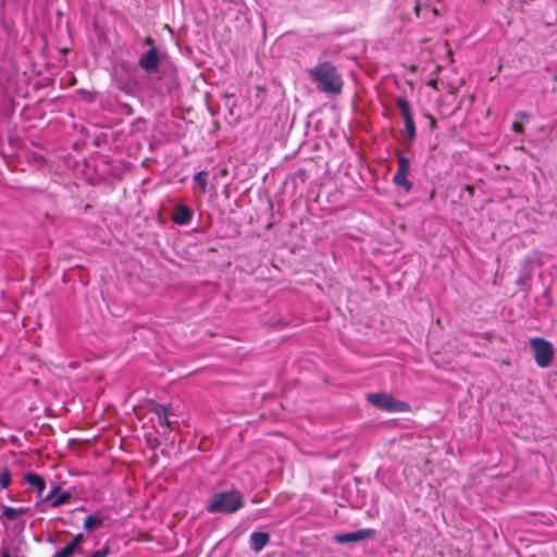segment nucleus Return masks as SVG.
Masks as SVG:
<instances>
[{
  "label": "nucleus",
  "instance_id": "obj_25",
  "mask_svg": "<svg viewBox=\"0 0 557 557\" xmlns=\"http://www.w3.org/2000/svg\"><path fill=\"white\" fill-rule=\"evenodd\" d=\"M515 115L517 119H520V120H529L531 117L530 113H528L525 111H518V112H516Z\"/></svg>",
  "mask_w": 557,
  "mask_h": 557
},
{
  "label": "nucleus",
  "instance_id": "obj_4",
  "mask_svg": "<svg viewBox=\"0 0 557 557\" xmlns=\"http://www.w3.org/2000/svg\"><path fill=\"white\" fill-rule=\"evenodd\" d=\"M530 347L536 364L540 368H547L552 364L554 358V347L550 342L542 337H533L530 339Z\"/></svg>",
  "mask_w": 557,
  "mask_h": 557
},
{
  "label": "nucleus",
  "instance_id": "obj_14",
  "mask_svg": "<svg viewBox=\"0 0 557 557\" xmlns=\"http://www.w3.org/2000/svg\"><path fill=\"white\" fill-rule=\"evenodd\" d=\"M393 182L395 185L403 187L406 193H409L412 189V183L408 180V176L405 174L395 173L393 177Z\"/></svg>",
  "mask_w": 557,
  "mask_h": 557
},
{
  "label": "nucleus",
  "instance_id": "obj_1",
  "mask_svg": "<svg viewBox=\"0 0 557 557\" xmlns=\"http://www.w3.org/2000/svg\"><path fill=\"white\" fill-rule=\"evenodd\" d=\"M308 74L321 92L325 95H339L342 92L344 79L337 67L331 62L319 63L310 69Z\"/></svg>",
  "mask_w": 557,
  "mask_h": 557
},
{
  "label": "nucleus",
  "instance_id": "obj_12",
  "mask_svg": "<svg viewBox=\"0 0 557 557\" xmlns=\"http://www.w3.org/2000/svg\"><path fill=\"white\" fill-rule=\"evenodd\" d=\"M103 523V518L99 512L91 513L87 516L84 520V529L88 532L94 531L95 529L101 527Z\"/></svg>",
  "mask_w": 557,
  "mask_h": 557
},
{
  "label": "nucleus",
  "instance_id": "obj_6",
  "mask_svg": "<svg viewBox=\"0 0 557 557\" xmlns=\"http://www.w3.org/2000/svg\"><path fill=\"white\" fill-rule=\"evenodd\" d=\"M374 533L373 529H359L355 532L335 534L333 540L338 544L360 542L373 537Z\"/></svg>",
  "mask_w": 557,
  "mask_h": 557
},
{
  "label": "nucleus",
  "instance_id": "obj_3",
  "mask_svg": "<svg viewBox=\"0 0 557 557\" xmlns=\"http://www.w3.org/2000/svg\"><path fill=\"white\" fill-rule=\"evenodd\" d=\"M366 398L374 407L387 412H407L410 409L407 403L397 400L386 393H370Z\"/></svg>",
  "mask_w": 557,
  "mask_h": 557
},
{
  "label": "nucleus",
  "instance_id": "obj_18",
  "mask_svg": "<svg viewBox=\"0 0 557 557\" xmlns=\"http://www.w3.org/2000/svg\"><path fill=\"white\" fill-rule=\"evenodd\" d=\"M12 484V472L8 467L0 471V490H7Z\"/></svg>",
  "mask_w": 557,
  "mask_h": 557
},
{
  "label": "nucleus",
  "instance_id": "obj_5",
  "mask_svg": "<svg viewBox=\"0 0 557 557\" xmlns=\"http://www.w3.org/2000/svg\"><path fill=\"white\" fill-rule=\"evenodd\" d=\"M145 42L146 45L150 46V48L140 55L138 59V65L147 74H153L159 69L161 57L158 48L154 46V40L151 37H148Z\"/></svg>",
  "mask_w": 557,
  "mask_h": 557
},
{
  "label": "nucleus",
  "instance_id": "obj_15",
  "mask_svg": "<svg viewBox=\"0 0 557 557\" xmlns=\"http://www.w3.org/2000/svg\"><path fill=\"white\" fill-rule=\"evenodd\" d=\"M71 497H72V494L69 491H63L61 493H58L57 496L49 504V507L58 508L61 505L67 504L70 502Z\"/></svg>",
  "mask_w": 557,
  "mask_h": 557
},
{
  "label": "nucleus",
  "instance_id": "obj_22",
  "mask_svg": "<svg viewBox=\"0 0 557 557\" xmlns=\"http://www.w3.org/2000/svg\"><path fill=\"white\" fill-rule=\"evenodd\" d=\"M110 554V548L103 546L102 548L95 550L89 557H107Z\"/></svg>",
  "mask_w": 557,
  "mask_h": 557
},
{
  "label": "nucleus",
  "instance_id": "obj_8",
  "mask_svg": "<svg viewBox=\"0 0 557 557\" xmlns=\"http://www.w3.org/2000/svg\"><path fill=\"white\" fill-rule=\"evenodd\" d=\"M30 513L32 515V508L30 507H11V506H2V512L0 515L1 519H4L7 521H15L21 516Z\"/></svg>",
  "mask_w": 557,
  "mask_h": 557
},
{
  "label": "nucleus",
  "instance_id": "obj_21",
  "mask_svg": "<svg viewBox=\"0 0 557 557\" xmlns=\"http://www.w3.org/2000/svg\"><path fill=\"white\" fill-rule=\"evenodd\" d=\"M85 536L83 533H77L76 535H74L72 537V540L69 542L71 545H73V547L77 550V554L78 555H84V550L83 548L79 546L83 541H84Z\"/></svg>",
  "mask_w": 557,
  "mask_h": 557
},
{
  "label": "nucleus",
  "instance_id": "obj_19",
  "mask_svg": "<svg viewBox=\"0 0 557 557\" xmlns=\"http://www.w3.org/2000/svg\"><path fill=\"white\" fill-rule=\"evenodd\" d=\"M194 181L199 185L201 191L205 194L207 191L208 186V172L200 171L195 174Z\"/></svg>",
  "mask_w": 557,
  "mask_h": 557
},
{
  "label": "nucleus",
  "instance_id": "obj_10",
  "mask_svg": "<svg viewBox=\"0 0 557 557\" xmlns=\"http://www.w3.org/2000/svg\"><path fill=\"white\" fill-rule=\"evenodd\" d=\"M60 491H61L60 485L54 484L48 494L39 497V499L34 505V509L39 512H46L49 507V504L52 502V499L57 496V494Z\"/></svg>",
  "mask_w": 557,
  "mask_h": 557
},
{
  "label": "nucleus",
  "instance_id": "obj_11",
  "mask_svg": "<svg viewBox=\"0 0 557 557\" xmlns=\"http://www.w3.org/2000/svg\"><path fill=\"white\" fill-rule=\"evenodd\" d=\"M270 536L265 532H252L250 534V547L256 553L261 552L269 543Z\"/></svg>",
  "mask_w": 557,
  "mask_h": 557
},
{
  "label": "nucleus",
  "instance_id": "obj_23",
  "mask_svg": "<svg viewBox=\"0 0 557 557\" xmlns=\"http://www.w3.org/2000/svg\"><path fill=\"white\" fill-rule=\"evenodd\" d=\"M162 409H163V416L159 414V423L161 425L170 426L171 422H170L168 413H166V407H162Z\"/></svg>",
  "mask_w": 557,
  "mask_h": 557
},
{
  "label": "nucleus",
  "instance_id": "obj_20",
  "mask_svg": "<svg viewBox=\"0 0 557 557\" xmlns=\"http://www.w3.org/2000/svg\"><path fill=\"white\" fill-rule=\"evenodd\" d=\"M73 554H77V550L67 543L64 547L57 550L52 557H71Z\"/></svg>",
  "mask_w": 557,
  "mask_h": 557
},
{
  "label": "nucleus",
  "instance_id": "obj_26",
  "mask_svg": "<svg viewBox=\"0 0 557 557\" xmlns=\"http://www.w3.org/2000/svg\"><path fill=\"white\" fill-rule=\"evenodd\" d=\"M414 11H416L417 16H419L420 5L418 3L414 7Z\"/></svg>",
  "mask_w": 557,
  "mask_h": 557
},
{
  "label": "nucleus",
  "instance_id": "obj_24",
  "mask_svg": "<svg viewBox=\"0 0 557 557\" xmlns=\"http://www.w3.org/2000/svg\"><path fill=\"white\" fill-rule=\"evenodd\" d=\"M511 129L517 133V134H523L524 133V126L519 123V122H515L511 126Z\"/></svg>",
  "mask_w": 557,
  "mask_h": 557
},
{
  "label": "nucleus",
  "instance_id": "obj_9",
  "mask_svg": "<svg viewBox=\"0 0 557 557\" xmlns=\"http://www.w3.org/2000/svg\"><path fill=\"white\" fill-rule=\"evenodd\" d=\"M23 479L28 485L33 486L36 490L38 497L42 496L47 486L46 481L44 480L42 476H40L36 472H26Z\"/></svg>",
  "mask_w": 557,
  "mask_h": 557
},
{
  "label": "nucleus",
  "instance_id": "obj_28",
  "mask_svg": "<svg viewBox=\"0 0 557 557\" xmlns=\"http://www.w3.org/2000/svg\"><path fill=\"white\" fill-rule=\"evenodd\" d=\"M554 81L557 83V74L554 76Z\"/></svg>",
  "mask_w": 557,
  "mask_h": 557
},
{
  "label": "nucleus",
  "instance_id": "obj_16",
  "mask_svg": "<svg viewBox=\"0 0 557 557\" xmlns=\"http://www.w3.org/2000/svg\"><path fill=\"white\" fill-rule=\"evenodd\" d=\"M403 120H404V124H405V131H406L407 138L410 141H412L417 136V129H416V125L413 122V117L411 115V116L405 117Z\"/></svg>",
  "mask_w": 557,
  "mask_h": 557
},
{
  "label": "nucleus",
  "instance_id": "obj_13",
  "mask_svg": "<svg viewBox=\"0 0 557 557\" xmlns=\"http://www.w3.org/2000/svg\"><path fill=\"white\" fill-rule=\"evenodd\" d=\"M396 106L400 110L403 119L412 115L410 102L405 96L397 97Z\"/></svg>",
  "mask_w": 557,
  "mask_h": 557
},
{
  "label": "nucleus",
  "instance_id": "obj_27",
  "mask_svg": "<svg viewBox=\"0 0 557 557\" xmlns=\"http://www.w3.org/2000/svg\"><path fill=\"white\" fill-rule=\"evenodd\" d=\"M437 82L435 79L430 81L429 85L436 87Z\"/></svg>",
  "mask_w": 557,
  "mask_h": 557
},
{
  "label": "nucleus",
  "instance_id": "obj_7",
  "mask_svg": "<svg viewBox=\"0 0 557 557\" xmlns=\"http://www.w3.org/2000/svg\"><path fill=\"white\" fill-rule=\"evenodd\" d=\"M193 216V210L188 206L180 203L175 206L171 219L176 225L184 226L191 222Z\"/></svg>",
  "mask_w": 557,
  "mask_h": 557
},
{
  "label": "nucleus",
  "instance_id": "obj_17",
  "mask_svg": "<svg viewBox=\"0 0 557 557\" xmlns=\"http://www.w3.org/2000/svg\"><path fill=\"white\" fill-rule=\"evenodd\" d=\"M397 173L399 174H405L408 176L409 172H410V160L403 156V154H399L397 157Z\"/></svg>",
  "mask_w": 557,
  "mask_h": 557
},
{
  "label": "nucleus",
  "instance_id": "obj_2",
  "mask_svg": "<svg viewBox=\"0 0 557 557\" xmlns=\"http://www.w3.org/2000/svg\"><path fill=\"white\" fill-rule=\"evenodd\" d=\"M244 497L239 490L232 488L214 492L206 503L205 509L209 513L230 515L244 507Z\"/></svg>",
  "mask_w": 557,
  "mask_h": 557
}]
</instances>
